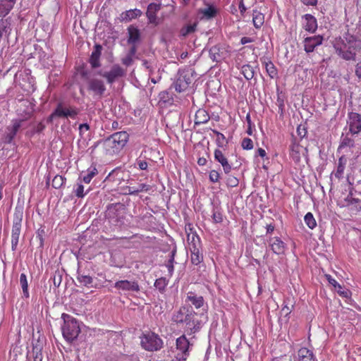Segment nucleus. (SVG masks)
I'll return each mask as SVG.
<instances>
[{"label":"nucleus","mask_w":361,"mask_h":361,"mask_svg":"<svg viewBox=\"0 0 361 361\" xmlns=\"http://www.w3.org/2000/svg\"><path fill=\"white\" fill-rule=\"evenodd\" d=\"M331 44L336 54L345 61H355L357 54L361 51V39L348 30L335 38Z\"/></svg>","instance_id":"1"},{"label":"nucleus","mask_w":361,"mask_h":361,"mask_svg":"<svg viewBox=\"0 0 361 361\" xmlns=\"http://www.w3.org/2000/svg\"><path fill=\"white\" fill-rule=\"evenodd\" d=\"M197 314L191 306H181L173 312L171 320L177 325L185 324V331L191 335L198 332L202 328V322L197 318Z\"/></svg>","instance_id":"2"},{"label":"nucleus","mask_w":361,"mask_h":361,"mask_svg":"<svg viewBox=\"0 0 361 361\" xmlns=\"http://www.w3.org/2000/svg\"><path fill=\"white\" fill-rule=\"evenodd\" d=\"M129 135L126 131L116 132L102 140V145L106 153L113 155L118 153L126 145Z\"/></svg>","instance_id":"3"},{"label":"nucleus","mask_w":361,"mask_h":361,"mask_svg":"<svg viewBox=\"0 0 361 361\" xmlns=\"http://www.w3.org/2000/svg\"><path fill=\"white\" fill-rule=\"evenodd\" d=\"M61 319L63 320L61 327L63 336L68 343H72L80 333L78 321L66 313L61 314Z\"/></svg>","instance_id":"4"},{"label":"nucleus","mask_w":361,"mask_h":361,"mask_svg":"<svg viewBox=\"0 0 361 361\" xmlns=\"http://www.w3.org/2000/svg\"><path fill=\"white\" fill-rule=\"evenodd\" d=\"M127 211L126 206L121 202L111 203L107 204L105 210V217L109 222L116 225L121 226Z\"/></svg>","instance_id":"5"},{"label":"nucleus","mask_w":361,"mask_h":361,"mask_svg":"<svg viewBox=\"0 0 361 361\" xmlns=\"http://www.w3.org/2000/svg\"><path fill=\"white\" fill-rule=\"evenodd\" d=\"M196 73L191 68L179 70L176 75V78L173 82V87L176 92H182L186 90L194 80V75Z\"/></svg>","instance_id":"6"},{"label":"nucleus","mask_w":361,"mask_h":361,"mask_svg":"<svg viewBox=\"0 0 361 361\" xmlns=\"http://www.w3.org/2000/svg\"><path fill=\"white\" fill-rule=\"evenodd\" d=\"M142 347L148 351H157L163 346L162 339L154 332H148L141 337Z\"/></svg>","instance_id":"7"},{"label":"nucleus","mask_w":361,"mask_h":361,"mask_svg":"<svg viewBox=\"0 0 361 361\" xmlns=\"http://www.w3.org/2000/svg\"><path fill=\"white\" fill-rule=\"evenodd\" d=\"M20 128V121H11V124L6 126L1 137V143L16 146L14 141Z\"/></svg>","instance_id":"8"},{"label":"nucleus","mask_w":361,"mask_h":361,"mask_svg":"<svg viewBox=\"0 0 361 361\" xmlns=\"http://www.w3.org/2000/svg\"><path fill=\"white\" fill-rule=\"evenodd\" d=\"M96 74L105 78L107 83L111 85L119 78L124 76L125 71L123 68H121L119 65L115 64L111 66L109 71H104L100 70L97 71Z\"/></svg>","instance_id":"9"},{"label":"nucleus","mask_w":361,"mask_h":361,"mask_svg":"<svg viewBox=\"0 0 361 361\" xmlns=\"http://www.w3.org/2000/svg\"><path fill=\"white\" fill-rule=\"evenodd\" d=\"M200 240L198 236L192 235L189 242L190 260L192 264L199 265L203 262V255L200 252Z\"/></svg>","instance_id":"10"},{"label":"nucleus","mask_w":361,"mask_h":361,"mask_svg":"<svg viewBox=\"0 0 361 361\" xmlns=\"http://www.w3.org/2000/svg\"><path fill=\"white\" fill-rule=\"evenodd\" d=\"M214 159L216 161L221 164L224 173L227 175L230 173L232 169H238L241 166V163H238V161H236L235 164L229 163L222 151L219 149L214 151Z\"/></svg>","instance_id":"11"},{"label":"nucleus","mask_w":361,"mask_h":361,"mask_svg":"<svg viewBox=\"0 0 361 361\" xmlns=\"http://www.w3.org/2000/svg\"><path fill=\"white\" fill-rule=\"evenodd\" d=\"M54 111V115H56L57 118H75L79 113V110L76 107L66 106L62 102H59Z\"/></svg>","instance_id":"12"},{"label":"nucleus","mask_w":361,"mask_h":361,"mask_svg":"<svg viewBox=\"0 0 361 361\" xmlns=\"http://www.w3.org/2000/svg\"><path fill=\"white\" fill-rule=\"evenodd\" d=\"M87 90L92 92L95 96L102 98L106 89L102 80L94 78L88 79Z\"/></svg>","instance_id":"13"},{"label":"nucleus","mask_w":361,"mask_h":361,"mask_svg":"<svg viewBox=\"0 0 361 361\" xmlns=\"http://www.w3.org/2000/svg\"><path fill=\"white\" fill-rule=\"evenodd\" d=\"M349 132L352 136L361 132V115L356 112H350L348 116Z\"/></svg>","instance_id":"14"},{"label":"nucleus","mask_w":361,"mask_h":361,"mask_svg":"<svg viewBox=\"0 0 361 361\" xmlns=\"http://www.w3.org/2000/svg\"><path fill=\"white\" fill-rule=\"evenodd\" d=\"M207 7L198 10L199 18L201 20H209L215 18L218 10L213 4H207Z\"/></svg>","instance_id":"15"},{"label":"nucleus","mask_w":361,"mask_h":361,"mask_svg":"<svg viewBox=\"0 0 361 361\" xmlns=\"http://www.w3.org/2000/svg\"><path fill=\"white\" fill-rule=\"evenodd\" d=\"M323 37L321 35H315L313 37H307L304 39L305 51L307 53L314 51L315 47L322 44Z\"/></svg>","instance_id":"16"},{"label":"nucleus","mask_w":361,"mask_h":361,"mask_svg":"<svg viewBox=\"0 0 361 361\" xmlns=\"http://www.w3.org/2000/svg\"><path fill=\"white\" fill-rule=\"evenodd\" d=\"M114 287L117 289L123 290L138 292L140 291V286L137 281H131L128 280H121L115 283Z\"/></svg>","instance_id":"17"},{"label":"nucleus","mask_w":361,"mask_h":361,"mask_svg":"<svg viewBox=\"0 0 361 361\" xmlns=\"http://www.w3.org/2000/svg\"><path fill=\"white\" fill-rule=\"evenodd\" d=\"M128 44H138L141 42V32L138 27L134 25H130L128 29Z\"/></svg>","instance_id":"18"},{"label":"nucleus","mask_w":361,"mask_h":361,"mask_svg":"<svg viewBox=\"0 0 361 361\" xmlns=\"http://www.w3.org/2000/svg\"><path fill=\"white\" fill-rule=\"evenodd\" d=\"M21 219H17L13 221L11 234V249L15 251L18 243L21 229Z\"/></svg>","instance_id":"19"},{"label":"nucleus","mask_w":361,"mask_h":361,"mask_svg":"<svg viewBox=\"0 0 361 361\" xmlns=\"http://www.w3.org/2000/svg\"><path fill=\"white\" fill-rule=\"evenodd\" d=\"M269 246L274 253L279 255L284 254L286 245L279 237H274L269 239Z\"/></svg>","instance_id":"20"},{"label":"nucleus","mask_w":361,"mask_h":361,"mask_svg":"<svg viewBox=\"0 0 361 361\" xmlns=\"http://www.w3.org/2000/svg\"><path fill=\"white\" fill-rule=\"evenodd\" d=\"M102 46L99 44H95L94 46V50L89 59V63H90L92 68H97L101 66L99 59L102 55Z\"/></svg>","instance_id":"21"},{"label":"nucleus","mask_w":361,"mask_h":361,"mask_svg":"<svg viewBox=\"0 0 361 361\" xmlns=\"http://www.w3.org/2000/svg\"><path fill=\"white\" fill-rule=\"evenodd\" d=\"M177 349L181 351L182 356L180 357V360H186L188 355V349L190 346V342L186 338L185 335H182L176 339Z\"/></svg>","instance_id":"22"},{"label":"nucleus","mask_w":361,"mask_h":361,"mask_svg":"<svg viewBox=\"0 0 361 361\" xmlns=\"http://www.w3.org/2000/svg\"><path fill=\"white\" fill-rule=\"evenodd\" d=\"M305 22L302 24L303 28L309 32H314L317 29V22L314 16L311 14H305L302 16Z\"/></svg>","instance_id":"23"},{"label":"nucleus","mask_w":361,"mask_h":361,"mask_svg":"<svg viewBox=\"0 0 361 361\" xmlns=\"http://www.w3.org/2000/svg\"><path fill=\"white\" fill-rule=\"evenodd\" d=\"M326 279L329 283L334 286L337 293L343 298H348L351 295V292L347 288L342 287L331 275H326Z\"/></svg>","instance_id":"24"},{"label":"nucleus","mask_w":361,"mask_h":361,"mask_svg":"<svg viewBox=\"0 0 361 361\" xmlns=\"http://www.w3.org/2000/svg\"><path fill=\"white\" fill-rule=\"evenodd\" d=\"M142 15V11L140 9L135 8L124 11L121 13L119 20L121 22H129L133 19L140 17Z\"/></svg>","instance_id":"25"},{"label":"nucleus","mask_w":361,"mask_h":361,"mask_svg":"<svg viewBox=\"0 0 361 361\" xmlns=\"http://www.w3.org/2000/svg\"><path fill=\"white\" fill-rule=\"evenodd\" d=\"M16 0H0V17H6L13 9Z\"/></svg>","instance_id":"26"},{"label":"nucleus","mask_w":361,"mask_h":361,"mask_svg":"<svg viewBox=\"0 0 361 361\" xmlns=\"http://www.w3.org/2000/svg\"><path fill=\"white\" fill-rule=\"evenodd\" d=\"M298 361H317V359L312 350L301 348L298 352Z\"/></svg>","instance_id":"27"},{"label":"nucleus","mask_w":361,"mask_h":361,"mask_svg":"<svg viewBox=\"0 0 361 361\" xmlns=\"http://www.w3.org/2000/svg\"><path fill=\"white\" fill-rule=\"evenodd\" d=\"M209 57L213 61H219L224 57V49L221 45L216 44L212 47L209 51Z\"/></svg>","instance_id":"28"},{"label":"nucleus","mask_w":361,"mask_h":361,"mask_svg":"<svg viewBox=\"0 0 361 361\" xmlns=\"http://www.w3.org/2000/svg\"><path fill=\"white\" fill-rule=\"evenodd\" d=\"M187 300L190 301L195 308L198 309L203 306L204 300L202 296L197 295L194 292H188Z\"/></svg>","instance_id":"29"},{"label":"nucleus","mask_w":361,"mask_h":361,"mask_svg":"<svg viewBox=\"0 0 361 361\" xmlns=\"http://www.w3.org/2000/svg\"><path fill=\"white\" fill-rule=\"evenodd\" d=\"M11 31V19L10 18L6 19L0 20V39L3 36H8Z\"/></svg>","instance_id":"30"},{"label":"nucleus","mask_w":361,"mask_h":361,"mask_svg":"<svg viewBox=\"0 0 361 361\" xmlns=\"http://www.w3.org/2000/svg\"><path fill=\"white\" fill-rule=\"evenodd\" d=\"M77 280L85 286H89L93 282V279L90 276L84 274L79 269L77 271Z\"/></svg>","instance_id":"31"},{"label":"nucleus","mask_w":361,"mask_h":361,"mask_svg":"<svg viewBox=\"0 0 361 361\" xmlns=\"http://www.w3.org/2000/svg\"><path fill=\"white\" fill-rule=\"evenodd\" d=\"M209 120L208 114L204 110H199L195 114V125L206 123Z\"/></svg>","instance_id":"32"},{"label":"nucleus","mask_w":361,"mask_h":361,"mask_svg":"<svg viewBox=\"0 0 361 361\" xmlns=\"http://www.w3.org/2000/svg\"><path fill=\"white\" fill-rule=\"evenodd\" d=\"M176 253V248L174 247L169 254V258L166 263V266L168 269L169 276H172L174 271L173 264L175 262V255Z\"/></svg>","instance_id":"33"},{"label":"nucleus","mask_w":361,"mask_h":361,"mask_svg":"<svg viewBox=\"0 0 361 361\" xmlns=\"http://www.w3.org/2000/svg\"><path fill=\"white\" fill-rule=\"evenodd\" d=\"M345 164L346 159L343 156L341 157L338 159L337 169L334 174L338 179H341L343 177Z\"/></svg>","instance_id":"34"},{"label":"nucleus","mask_w":361,"mask_h":361,"mask_svg":"<svg viewBox=\"0 0 361 361\" xmlns=\"http://www.w3.org/2000/svg\"><path fill=\"white\" fill-rule=\"evenodd\" d=\"M241 73L247 80L252 79L255 75L254 68L250 64L243 65L241 68Z\"/></svg>","instance_id":"35"},{"label":"nucleus","mask_w":361,"mask_h":361,"mask_svg":"<svg viewBox=\"0 0 361 361\" xmlns=\"http://www.w3.org/2000/svg\"><path fill=\"white\" fill-rule=\"evenodd\" d=\"M213 133L216 135V143L219 147H223L228 144V140H226L225 135L217 131L215 129L212 130Z\"/></svg>","instance_id":"36"},{"label":"nucleus","mask_w":361,"mask_h":361,"mask_svg":"<svg viewBox=\"0 0 361 361\" xmlns=\"http://www.w3.org/2000/svg\"><path fill=\"white\" fill-rule=\"evenodd\" d=\"M20 283L21 288L23 289V293L24 297L26 298H29L28 283H27V276L23 273H22L20 276Z\"/></svg>","instance_id":"37"},{"label":"nucleus","mask_w":361,"mask_h":361,"mask_svg":"<svg viewBox=\"0 0 361 361\" xmlns=\"http://www.w3.org/2000/svg\"><path fill=\"white\" fill-rule=\"evenodd\" d=\"M266 71L271 78H274L277 75V70L271 61H264Z\"/></svg>","instance_id":"38"},{"label":"nucleus","mask_w":361,"mask_h":361,"mask_svg":"<svg viewBox=\"0 0 361 361\" xmlns=\"http://www.w3.org/2000/svg\"><path fill=\"white\" fill-rule=\"evenodd\" d=\"M355 147V141L352 137H349L348 133H347L345 136H343V135H342L341 145H340V147Z\"/></svg>","instance_id":"39"},{"label":"nucleus","mask_w":361,"mask_h":361,"mask_svg":"<svg viewBox=\"0 0 361 361\" xmlns=\"http://www.w3.org/2000/svg\"><path fill=\"white\" fill-rule=\"evenodd\" d=\"M252 22H253L254 26L257 29L260 28L264 22V15L259 12H256V13L254 14V16H253Z\"/></svg>","instance_id":"40"},{"label":"nucleus","mask_w":361,"mask_h":361,"mask_svg":"<svg viewBox=\"0 0 361 361\" xmlns=\"http://www.w3.org/2000/svg\"><path fill=\"white\" fill-rule=\"evenodd\" d=\"M169 281L166 280L164 277H161L157 279L154 282V286L157 289L159 290L161 293H164L165 291L166 286L168 284Z\"/></svg>","instance_id":"41"},{"label":"nucleus","mask_w":361,"mask_h":361,"mask_svg":"<svg viewBox=\"0 0 361 361\" xmlns=\"http://www.w3.org/2000/svg\"><path fill=\"white\" fill-rule=\"evenodd\" d=\"M197 23L193 24H188L183 26L180 29V34L182 36L185 37L192 32H194L196 30Z\"/></svg>","instance_id":"42"},{"label":"nucleus","mask_w":361,"mask_h":361,"mask_svg":"<svg viewBox=\"0 0 361 361\" xmlns=\"http://www.w3.org/2000/svg\"><path fill=\"white\" fill-rule=\"evenodd\" d=\"M304 221L306 225L310 228L313 229L317 226L316 220L311 212H308L305 214L304 217Z\"/></svg>","instance_id":"43"},{"label":"nucleus","mask_w":361,"mask_h":361,"mask_svg":"<svg viewBox=\"0 0 361 361\" xmlns=\"http://www.w3.org/2000/svg\"><path fill=\"white\" fill-rule=\"evenodd\" d=\"M98 171L95 166H90L87 169V173L82 178V180L85 183H89L93 177H94L97 174Z\"/></svg>","instance_id":"44"},{"label":"nucleus","mask_w":361,"mask_h":361,"mask_svg":"<svg viewBox=\"0 0 361 361\" xmlns=\"http://www.w3.org/2000/svg\"><path fill=\"white\" fill-rule=\"evenodd\" d=\"M66 178L62 176L56 175L52 180L51 185L53 188H60L65 183Z\"/></svg>","instance_id":"45"},{"label":"nucleus","mask_w":361,"mask_h":361,"mask_svg":"<svg viewBox=\"0 0 361 361\" xmlns=\"http://www.w3.org/2000/svg\"><path fill=\"white\" fill-rule=\"evenodd\" d=\"M33 114L32 111H25L24 114H20V118L13 119L12 121H20V128L22 127L23 123L27 121L32 116Z\"/></svg>","instance_id":"46"},{"label":"nucleus","mask_w":361,"mask_h":361,"mask_svg":"<svg viewBox=\"0 0 361 361\" xmlns=\"http://www.w3.org/2000/svg\"><path fill=\"white\" fill-rule=\"evenodd\" d=\"M212 219L213 221L216 224H219L222 222L223 221V216L222 214L220 212V211L216 208L213 209V213H212Z\"/></svg>","instance_id":"47"},{"label":"nucleus","mask_w":361,"mask_h":361,"mask_svg":"<svg viewBox=\"0 0 361 361\" xmlns=\"http://www.w3.org/2000/svg\"><path fill=\"white\" fill-rule=\"evenodd\" d=\"M42 349L43 345L39 342V340H37L35 343L32 344V353L34 355H42Z\"/></svg>","instance_id":"48"},{"label":"nucleus","mask_w":361,"mask_h":361,"mask_svg":"<svg viewBox=\"0 0 361 361\" xmlns=\"http://www.w3.org/2000/svg\"><path fill=\"white\" fill-rule=\"evenodd\" d=\"M45 235V231L44 228H39L37 231L36 239L39 240V245L40 247L44 246V236Z\"/></svg>","instance_id":"49"},{"label":"nucleus","mask_w":361,"mask_h":361,"mask_svg":"<svg viewBox=\"0 0 361 361\" xmlns=\"http://www.w3.org/2000/svg\"><path fill=\"white\" fill-rule=\"evenodd\" d=\"M241 145L243 149L250 150L253 148V142L250 138L245 137L243 139Z\"/></svg>","instance_id":"50"},{"label":"nucleus","mask_w":361,"mask_h":361,"mask_svg":"<svg viewBox=\"0 0 361 361\" xmlns=\"http://www.w3.org/2000/svg\"><path fill=\"white\" fill-rule=\"evenodd\" d=\"M161 9V4L156 3H151L147 6V12H150L151 13H156Z\"/></svg>","instance_id":"51"},{"label":"nucleus","mask_w":361,"mask_h":361,"mask_svg":"<svg viewBox=\"0 0 361 361\" xmlns=\"http://www.w3.org/2000/svg\"><path fill=\"white\" fill-rule=\"evenodd\" d=\"M74 192L77 197L82 198L85 195L84 186L81 183H78L76 189L74 190Z\"/></svg>","instance_id":"52"},{"label":"nucleus","mask_w":361,"mask_h":361,"mask_svg":"<svg viewBox=\"0 0 361 361\" xmlns=\"http://www.w3.org/2000/svg\"><path fill=\"white\" fill-rule=\"evenodd\" d=\"M220 179V173L216 170H212L209 172V180L212 183H217Z\"/></svg>","instance_id":"53"},{"label":"nucleus","mask_w":361,"mask_h":361,"mask_svg":"<svg viewBox=\"0 0 361 361\" xmlns=\"http://www.w3.org/2000/svg\"><path fill=\"white\" fill-rule=\"evenodd\" d=\"M226 182L227 185L231 188L236 187L239 183L238 179L233 176H229L227 178Z\"/></svg>","instance_id":"54"},{"label":"nucleus","mask_w":361,"mask_h":361,"mask_svg":"<svg viewBox=\"0 0 361 361\" xmlns=\"http://www.w3.org/2000/svg\"><path fill=\"white\" fill-rule=\"evenodd\" d=\"M146 16L148 18L149 23L154 24L155 25H158L157 17L156 13H151L149 11L146 12Z\"/></svg>","instance_id":"55"},{"label":"nucleus","mask_w":361,"mask_h":361,"mask_svg":"<svg viewBox=\"0 0 361 361\" xmlns=\"http://www.w3.org/2000/svg\"><path fill=\"white\" fill-rule=\"evenodd\" d=\"M297 133L298 136H300L301 138L305 137L307 134V129L305 126L302 125H299L297 128Z\"/></svg>","instance_id":"56"},{"label":"nucleus","mask_w":361,"mask_h":361,"mask_svg":"<svg viewBox=\"0 0 361 361\" xmlns=\"http://www.w3.org/2000/svg\"><path fill=\"white\" fill-rule=\"evenodd\" d=\"M54 286L56 288L59 287L62 281V276L60 274H55L52 279Z\"/></svg>","instance_id":"57"},{"label":"nucleus","mask_w":361,"mask_h":361,"mask_svg":"<svg viewBox=\"0 0 361 361\" xmlns=\"http://www.w3.org/2000/svg\"><path fill=\"white\" fill-rule=\"evenodd\" d=\"M90 130V125L87 123H82L79 126V134L80 136L82 138L83 134L85 131H87Z\"/></svg>","instance_id":"58"},{"label":"nucleus","mask_w":361,"mask_h":361,"mask_svg":"<svg viewBox=\"0 0 361 361\" xmlns=\"http://www.w3.org/2000/svg\"><path fill=\"white\" fill-rule=\"evenodd\" d=\"M45 128V125L42 122L37 123L33 128L34 133H41Z\"/></svg>","instance_id":"59"},{"label":"nucleus","mask_w":361,"mask_h":361,"mask_svg":"<svg viewBox=\"0 0 361 361\" xmlns=\"http://www.w3.org/2000/svg\"><path fill=\"white\" fill-rule=\"evenodd\" d=\"M133 62V56H129V55H126V57H124L123 59H122V63L126 66H130L132 65Z\"/></svg>","instance_id":"60"},{"label":"nucleus","mask_w":361,"mask_h":361,"mask_svg":"<svg viewBox=\"0 0 361 361\" xmlns=\"http://www.w3.org/2000/svg\"><path fill=\"white\" fill-rule=\"evenodd\" d=\"M124 195H137L136 188L127 186L123 191Z\"/></svg>","instance_id":"61"},{"label":"nucleus","mask_w":361,"mask_h":361,"mask_svg":"<svg viewBox=\"0 0 361 361\" xmlns=\"http://www.w3.org/2000/svg\"><path fill=\"white\" fill-rule=\"evenodd\" d=\"M137 165L140 170H147L148 164L147 162L144 160H137Z\"/></svg>","instance_id":"62"},{"label":"nucleus","mask_w":361,"mask_h":361,"mask_svg":"<svg viewBox=\"0 0 361 361\" xmlns=\"http://www.w3.org/2000/svg\"><path fill=\"white\" fill-rule=\"evenodd\" d=\"M355 73L359 80H361V61L355 65Z\"/></svg>","instance_id":"63"},{"label":"nucleus","mask_w":361,"mask_h":361,"mask_svg":"<svg viewBox=\"0 0 361 361\" xmlns=\"http://www.w3.org/2000/svg\"><path fill=\"white\" fill-rule=\"evenodd\" d=\"M159 98L161 101L164 102H166L169 100V92L166 91H163L159 93Z\"/></svg>","instance_id":"64"}]
</instances>
